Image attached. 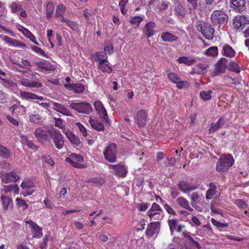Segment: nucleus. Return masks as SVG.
<instances>
[{
    "label": "nucleus",
    "instance_id": "680f3d73",
    "mask_svg": "<svg viewBox=\"0 0 249 249\" xmlns=\"http://www.w3.org/2000/svg\"><path fill=\"white\" fill-rule=\"evenodd\" d=\"M16 200L18 206L21 208L23 210L26 209L29 206L28 204L23 199L17 198Z\"/></svg>",
    "mask_w": 249,
    "mask_h": 249
},
{
    "label": "nucleus",
    "instance_id": "f8f14e48",
    "mask_svg": "<svg viewBox=\"0 0 249 249\" xmlns=\"http://www.w3.org/2000/svg\"><path fill=\"white\" fill-rule=\"evenodd\" d=\"M160 230V222H153L148 225L146 230V235L149 237L153 236L155 234L158 233Z\"/></svg>",
    "mask_w": 249,
    "mask_h": 249
},
{
    "label": "nucleus",
    "instance_id": "f257e3e1",
    "mask_svg": "<svg viewBox=\"0 0 249 249\" xmlns=\"http://www.w3.org/2000/svg\"><path fill=\"white\" fill-rule=\"evenodd\" d=\"M118 149L115 143H111L107 146L103 151L105 159L108 162L113 163L117 161Z\"/></svg>",
    "mask_w": 249,
    "mask_h": 249
},
{
    "label": "nucleus",
    "instance_id": "a878e982",
    "mask_svg": "<svg viewBox=\"0 0 249 249\" xmlns=\"http://www.w3.org/2000/svg\"><path fill=\"white\" fill-rule=\"evenodd\" d=\"M109 64L108 61H100L97 65V67L102 72L110 73L112 71V68Z\"/></svg>",
    "mask_w": 249,
    "mask_h": 249
},
{
    "label": "nucleus",
    "instance_id": "20e7f679",
    "mask_svg": "<svg viewBox=\"0 0 249 249\" xmlns=\"http://www.w3.org/2000/svg\"><path fill=\"white\" fill-rule=\"evenodd\" d=\"M234 163V159L231 155L228 154L223 155L219 160V171H226Z\"/></svg>",
    "mask_w": 249,
    "mask_h": 249
},
{
    "label": "nucleus",
    "instance_id": "79ce46f5",
    "mask_svg": "<svg viewBox=\"0 0 249 249\" xmlns=\"http://www.w3.org/2000/svg\"><path fill=\"white\" fill-rule=\"evenodd\" d=\"M54 6L53 3L52 1H49L46 6V18L48 19L51 18L53 16V12L54 10Z\"/></svg>",
    "mask_w": 249,
    "mask_h": 249
},
{
    "label": "nucleus",
    "instance_id": "e433bc0d",
    "mask_svg": "<svg viewBox=\"0 0 249 249\" xmlns=\"http://www.w3.org/2000/svg\"><path fill=\"white\" fill-rule=\"evenodd\" d=\"M228 59L225 58H221L219 60V73H225L227 69Z\"/></svg>",
    "mask_w": 249,
    "mask_h": 249
},
{
    "label": "nucleus",
    "instance_id": "f03ea898",
    "mask_svg": "<svg viewBox=\"0 0 249 249\" xmlns=\"http://www.w3.org/2000/svg\"><path fill=\"white\" fill-rule=\"evenodd\" d=\"M69 107L71 108L82 114H89L92 111L91 105L86 102L71 103Z\"/></svg>",
    "mask_w": 249,
    "mask_h": 249
},
{
    "label": "nucleus",
    "instance_id": "3c124183",
    "mask_svg": "<svg viewBox=\"0 0 249 249\" xmlns=\"http://www.w3.org/2000/svg\"><path fill=\"white\" fill-rule=\"evenodd\" d=\"M164 215L162 212H158L157 213H150L149 214V217L151 221L152 220H160L163 219Z\"/></svg>",
    "mask_w": 249,
    "mask_h": 249
},
{
    "label": "nucleus",
    "instance_id": "7ed1b4c3",
    "mask_svg": "<svg viewBox=\"0 0 249 249\" xmlns=\"http://www.w3.org/2000/svg\"><path fill=\"white\" fill-rule=\"evenodd\" d=\"M53 129H43L41 127L36 128L34 131V135L39 142L43 141L50 142Z\"/></svg>",
    "mask_w": 249,
    "mask_h": 249
},
{
    "label": "nucleus",
    "instance_id": "c9c22d12",
    "mask_svg": "<svg viewBox=\"0 0 249 249\" xmlns=\"http://www.w3.org/2000/svg\"><path fill=\"white\" fill-rule=\"evenodd\" d=\"M12 156L10 150L3 145H0V157L3 159H8Z\"/></svg>",
    "mask_w": 249,
    "mask_h": 249
},
{
    "label": "nucleus",
    "instance_id": "052dcab7",
    "mask_svg": "<svg viewBox=\"0 0 249 249\" xmlns=\"http://www.w3.org/2000/svg\"><path fill=\"white\" fill-rule=\"evenodd\" d=\"M35 64L41 69L45 70L46 71H49L50 70V66L46 62H36Z\"/></svg>",
    "mask_w": 249,
    "mask_h": 249
},
{
    "label": "nucleus",
    "instance_id": "58836bf2",
    "mask_svg": "<svg viewBox=\"0 0 249 249\" xmlns=\"http://www.w3.org/2000/svg\"><path fill=\"white\" fill-rule=\"evenodd\" d=\"M61 21L65 22L66 25L73 31H76L78 30V25L75 22L65 18H62Z\"/></svg>",
    "mask_w": 249,
    "mask_h": 249
},
{
    "label": "nucleus",
    "instance_id": "338daca9",
    "mask_svg": "<svg viewBox=\"0 0 249 249\" xmlns=\"http://www.w3.org/2000/svg\"><path fill=\"white\" fill-rule=\"evenodd\" d=\"M5 32L6 33L10 34L11 36H15V34L12 31L7 28L0 23V33H3Z\"/></svg>",
    "mask_w": 249,
    "mask_h": 249
},
{
    "label": "nucleus",
    "instance_id": "a18cd8bd",
    "mask_svg": "<svg viewBox=\"0 0 249 249\" xmlns=\"http://www.w3.org/2000/svg\"><path fill=\"white\" fill-rule=\"evenodd\" d=\"M143 20V18L140 16H135L132 17L130 20V22L132 26H134L135 28L139 26L140 23Z\"/></svg>",
    "mask_w": 249,
    "mask_h": 249
},
{
    "label": "nucleus",
    "instance_id": "39448f33",
    "mask_svg": "<svg viewBox=\"0 0 249 249\" xmlns=\"http://www.w3.org/2000/svg\"><path fill=\"white\" fill-rule=\"evenodd\" d=\"M108 168L111 170L112 174L119 177L124 178L127 173V169L122 162L117 164H109Z\"/></svg>",
    "mask_w": 249,
    "mask_h": 249
},
{
    "label": "nucleus",
    "instance_id": "ea45409f",
    "mask_svg": "<svg viewBox=\"0 0 249 249\" xmlns=\"http://www.w3.org/2000/svg\"><path fill=\"white\" fill-rule=\"evenodd\" d=\"M94 60L95 61H98L99 62L100 61H107V56L105 52H101L96 53L94 56Z\"/></svg>",
    "mask_w": 249,
    "mask_h": 249
},
{
    "label": "nucleus",
    "instance_id": "0e129e2a",
    "mask_svg": "<svg viewBox=\"0 0 249 249\" xmlns=\"http://www.w3.org/2000/svg\"><path fill=\"white\" fill-rule=\"evenodd\" d=\"M12 13H16L21 9V5L16 2H12L11 6Z\"/></svg>",
    "mask_w": 249,
    "mask_h": 249
},
{
    "label": "nucleus",
    "instance_id": "c756f323",
    "mask_svg": "<svg viewBox=\"0 0 249 249\" xmlns=\"http://www.w3.org/2000/svg\"><path fill=\"white\" fill-rule=\"evenodd\" d=\"M3 208L4 210H7L12 206L13 202L11 197L8 196L1 195L0 196Z\"/></svg>",
    "mask_w": 249,
    "mask_h": 249
},
{
    "label": "nucleus",
    "instance_id": "72a5a7b5",
    "mask_svg": "<svg viewBox=\"0 0 249 249\" xmlns=\"http://www.w3.org/2000/svg\"><path fill=\"white\" fill-rule=\"evenodd\" d=\"M177 201L180 206L184 209H186L191 212L193 211V208L190 206L188 201L184 197L182 196L179 197L177 199Z\"/></svg>",
    "mask_w": 249,
    "mask_h": 249
},
{
    "label": "nucleus",
    "instance_id": "5701e85b",
    "mask_svg": "<svg viewBox=\"0 0 249 249\" xmlns=\"http://www.w3.org/2000/svg\"><path fill=\"white\" fill-rule=\"evenodd\" d=\"M65 88L72 90L75 93H82L84 91V86L83 84L80 83H75L72 84H65Z\"/></svg>",
    "mask_w": 249,
    "mask_h": 249
},
{
    "label": "nucleus",
    "instance_id": "423d86ee",
    "mask_svg": "<svg viewBox=\"0 0 249 249\" xmlns=\"http://www.w3.org/2000/svg\"><path fill=\"white\" fill-rule=\"evenodd\" d=\"M249 24V17L245 15H237L233 19V26L236 30H242Z\"/></svg>",
    "mask_w": 249,
    "mask_h": 249
},
{
    "label": "nucleus",
    "instance_id": "603ef678",
    "mask_svg": "<svg viewBox=\"0 0 249 249\" xmlns=\"http://www.w3.org/2000/svg\"><path fill=\"white\" fill-rule=\"evenodd\" d=\"M218 54V48L217 47H211L205 52V54L210 56H216Z\"/></svg>",
    "mask_w": 249,
    "mask_h": 249
},
{
    "label": "nucleus",
    "instance_id": "09e8293b",
    "mask_svg": "<svg viewBox=\"0 0 249 249\" xmlns=\"http://www.w3.org/2000/svg\"><path fill=\"white\" fill-rule=\"evenodd\" d=\"M228 69L230 71H233L236 73H239L241 71L239 65L235 62L231 61L228 66Z\"/></svg>",
    "mask_w": 249,
    "mask_h": 249
},
{
    "label": "nucleus",
    "instance_id": "a19ab883",
    "mask_svg": "<svg viewBox=\"0 0 249 249\" xmlns=\"http://www.w3.org/2000/svg\"><path fill=\"white\" fill-rule=\"evenodd\" d=\"M66 11V6L63 4H59L57 6L56 8V11L55 14V16L57 18H61L63 17V15L64 14Z\"/></svg>",
    "mask_w": 249,
    "mask_h": 249
},
{
    "label": "nucleus",
    "instance_id": "9d476101",
    "mask_svg": "<svg viewBox=\"0 0 249 249\" xmlns=\"http://www.w3.org/2000/svg\"><path fill=\"white\" fill-rule=\"evenodd\" d=\"M2 182L7 184L10 182H15L19 178V176L17 172L12 171L5 174H1L0 175Z\"/></svg>",
    "mask_w": 249,
    "mask_h": 249
},
{
    "label": "nucleus",
    "instance_id": "37998d69",
    "mask_svg": "<svg viewBox=\"0 0 249 249\" xmlns=\"http://www.w3.org/2000/svg\"><path fill=\"white\" fill-rule=\"evenodd\" d=\"M210 187L211 188L209 189L206 193V198L207 199H211L213 196L215 195L216 193V186H214L213 183H211L209 185Z\"/></svg>",
    "mask_w": 249,
    "mask_h": 249
},
{
    "label": "nucleus",
    "instance_id": "c03bdc74",
    "mask_svg": "<svg viewBox=\"0 0 249 249\" xmlns=\"http://www.w3.org/2000/svg\"><path fill=\"white\" fill-rule=\"evenodd\" d=\"M209 25V24L206 23L204 21L199 20L196 22V28L201 34L204 32L205 29H207Z\"/></svg>",
    "mask_w": 249,
    "mask_h": 249
},
{
    "label": "nucleus",
    "instance_id": "7c9ffc66",
    "mask_svg": "<svg viewBox=\"0 0 249 249\" xmlns=\"http://www.w3.org/2000/svg\"><path fill=\"white\" fill-rule=\"evenodd\" d=\"M9 110L11 111L12 114H14L15 112L19 113L21 115H23L26 113V107L23 105H13L12 106L9 107Z\"/></svg>",
    "mask_w": 249,
    "mask_h": 249
},
{
    "label": "nucleus",
    "instance_id": "6e6d98bb",
    "mask_svg": "<svg viewBox=\"0 0 249 249\" xmlns=\"http://www.w3.org/2000/svg\"><path fill=\"white\" fill-rule=\"evenodd\" d=\"M41 119V116L38 114H32L29 116L30 121L34 124H38Z\"/></svg>",
    "mask_w": 249,
    "mask_h": 249
},
{
    "label": "nucleus",
    "instance_id": "aec40b11",
    "mask_svg": "<svg viewBox=\"0 0 249 249\" xmlns=\"http://www.w3.org/2000/svg\"><path fill=\"white\" fill-rule=\"evenodd\" d=\"M18 187L17 185H3L0 189V194L6 196V194L11 192L18 193Z\"/></svg>",
    "mask_w": 249,
    "mask_h": 249
},
{
    "label": "nucleus",
    "instance_id": "2f4dec72",
    "mask_svg": "<svg viewBox=\"0 0 249 249\" xmlns=\"http://www.w3.org/2000/svg\"><path fill=\"white\" fill-rule=\"evenodd\" d=\"M228 19L229 17L227 14L222 11H219V28L227 25Z\"/></svg>",
    "mask_w": 249,
    "mask_h": 249
},
{
    "label": "nucleus",
    "instance_id": "6ab92c4d",
    "mask_svg": "<svg viewBox=\"0 0 249 249\" xmlns=\"http://www.w3.org/2000/svg\"><path fill=\"white\" fill-rule=\"evenodd\" d=\"M155 24L152 21L148 22L145 24L143 28V33L147 38H149L155 34Z\"/></svg>",
    "mask_w": 249,
    "mask_h": 249
},
{
    "label": "nucleus",
    "instance_id": "4468645a",
    "mask_svg": "<svg viewBox=\"0 0 249 249\" xmlns=\"http://www.w3.org/2000/svg\"><path fill=\"white\" fill-rule=\"evenodd\" d=\"M231 7L237 12H242L246 9L245 0H231Z\"/></svg>",
    "mask_w": 249,
    "mask_h": 249
},
{
    "label": "nucleus",
    "instance_id": "bb28decb",
    "mask_svg": "<svg viewBox=\"0 0 249 249\" xmlns=\"http://www.w3.org/2000/svg\"><path fill=\"white\" fill-rule=\"evenodd\" d=\"M161 38L165 42L177 41L178 38V36L168 32L162 33Z\"/></svg>",
    "mask_w": 249,
    "mask_h": 249
},
{
    "label": "nucleus",
    "instance_id": "c85d7f7f",
    "mask_svg": "<svg viewBox=\"0 0 249 249\" xmlns=\"http://www.w3.org/2000/svg\"><path fill=\"white\" fill-rule=\"evenodd\" d=\"M64 133L66 135L67 137L72 143L76 146H79L80 144L81 141L80 139L70 131H64Z\"/></svg>",
    "mask_w": 249,
    "mask_h": 249
},
{
    "label": "nucleus",
    "instance_id": "8fccbe9b",
    "mask_svg": "<svg viewBox=\"0 0 249 249\" xmlns=\"http://www.w3.org/2000/svg\"><path fill=\"white\" fill-rule=\"evenodd\" d=\"M14 64L18 66L21 68L25 69H31L30 68L32 66L31 64L28 60L23 59L21 60L20 63H14Z\"/></svg>",
    "mask_w": 249,
    "mask_h": 249
},
{
    "label": "nucleus",
    "instance_id": "393cba45",
    "mask_svg": "<svg viewBox=\"0 0 249 249\" xmlns=\"http://www.w3.org/2000/svg\"><path fill=\"white\" fill-rule=\"evenodd\" d=\"M175 14L181 18H185L186 11L184 7L179 2H177L174 6Z\"/></svg>",
    "mask_w": 249,
    "mask_h": 249
},
{
    "label": "nucleus",
    "instance_id": "ddd939ff",
    "mask_svg": "<svg viewBox=\"0 0 249 249\" xmlns=\"http://www.w3.org/2000/svg\"><path fill=\"white\" fill-rule=\"evenodd\" d=\"M19 84L30 88H39L42 87L41 83L37 81H33L27 78H22L19 81Z\"/></svg>",
    "mask_w": 249,
    "mask_h": 249
},
{
    "label": "nucleus",
    "instance_id": "49530a36",
    "mask_svg": "<svg viewBox=\"0 0 249 249\" xmlns=\"http://www.w3.org/2000/svg\"><path fill=\"white\" fill-rule=\"evenodd\" d=\"M20 96L22 99H25L27 100H35L36 97V94L32 92L20 91Z\"/></svg>",
    "mask_w": 249,
    "mask_h": 249
},
{
    "label": "nucleus",
    "instance_id": "4d7b16f0",
    "mask_svg": "<svg viewBox=\"0 0 249 249\" xmlns=\"http://www.w3.org/2000/svg\"><path fill=\"white\" fill-rule=\"evenodd\" d=\"M230 223V220L228 219L226 221L223 222L222 220L219 221V231L227 230Z\"/></svg>",
    "mask_w": 249,
    "mask_h": 249
},
{
    "label": "nucleus",
    "instance_id": "f704fd0d",
    "mask_svg": "<svg viewBox=\"0 0 249 249\" xmlns=\"http://www.w3.org/2000/svg\"><path fill=\"white\" fill-rule=\"evenodd\" d=\"M179 64L183 63L187 66H191L196 62V60L193 58H189L186 56L180 57L177 59Z\"/></svg>",
    "mask_w": 249,
    "mask_h": 249
},
{
    "label": "nucleus",
    "instance_id": "5fc2aeb1",
    "mask_svg": "<svg viewBox=\"0 0 249 249\" xmlns=\"http://www.w3.org/2000/svg\"><path fill=\"white\" fill-rule=\"evenodd\" d=\"M23 141H24V144L26 145L29 148L33 150H36L38 147L31 141L28 140L27 137L23 138Z\"/></svg>",
    "mask_w": 249,
    "mask_h": 249
},
{
    "label": "nucleus",
    "instance_id": "a211bd4d",
    "mask_svg": "<svg viewBox=\"0 0 249 249\" xmlns=\"http://www.w3.org/2000/svg\"><path fill=\"white\" fill-rule=\"evenodd\" d=\"M51 103L53 105V109L55 111L67 116H72L71 112L67 108L63 107L60 104L54 102L53 101H52Z\"/></svg>",
    "mask_w": 249,
    "mask_h": 249
},
{
    "label": "nucleus",
    "instance_id": "de8ad7c7",
    "mask_svg": "<svg viewBox=\"0 0 249 249\" xmlns=\"http://www.w3.org/2000/svg\"><path fill=\"white\" fill-rule=\"evenodd\" d=\"M186 244H188L190 247L193 249L196 248L197 249H200L201 248L199 243L196 241H195L192 237L189 235L188 236V241Z\"/></svg>",
    "mask_w": 249,
    "mask_h": 249
},
{
    "label": "nucleus",
    "instance_id": "e2e57ef3",
    "mask_svg": "<svg viewBox=\"0 0 249 249\" xmlns=\"http://www.w3.org/2000/svg\"><path fill=\"white\" fill-rule=\"evenodd\" d=\"M75 125L78 127L79 131L83 137H86L88 135L87 131L85 126L80 123H76Z\"/></svg>",
    "mask_w": 249,
    "mask_h": 249
},
{
    "label": "nucleus",
    "instance_id": "864d4df0",
    "mask_svg": "<svg viewBox=\"0 0 249 249\" xmlns=\"http://www.w3.org/2000/svg\"><path fill=\"white\" fill-rule=\"evenodd\" d=\"M178 220L177 219H169L168 220V224L169 225L170 230L171 233H173L174 230L176 229Z\"/></svg>",
    "mask_w": 249,
    "mask_h": 249
},
{
    "label": "nucleus",
    "instance_id": "6e6552de",
    "mask_svg": "<svg viewBox=\"0 0 249 249\" xmlns=\"http://www.w3.org/2000/svg\"><path fill=\"white\" fill-rule=\"evenodd\" d=\"M94 106L100 118H101L105 123H109V120L107 112L102 103L100 101H96L94 103Z\"/></svg>",
    "mask_w": 249,
    "mask_h": 249
},
{
    "label": "nucleus",
    "instance_id": "4be33fe9",
    "mask_svg": "<svg viewBox=\"0 0 249 249\" xmlns=\"http://www.w3.org/2000/svg\"><path fill=\"white\" fill-rule=\"evenodd\" d=\"M178 186L180 191L183 193L193 191L196 187L191 186L189 182L185 180H181L178 184Z\"/></svg>",
    "mask_w": 249,
    "mask_h": 249
},
{
    "label": "nucleus",
    "instance_id": "473e14b6",
    "mask_svg": "<svg viewBox=\"0 0 249 249\" xmlns=\"http://www.w3.org/2000/svg\"><path fill=\"white\" fill-rule=\"evenodd\" d=\"M208 65L205 64L199 63L197 65L196 68L194 69L193 71L194 73L199 74H204L207 71Z\"/></svg>",
    "mask_w": 249,
    "mask_h": 249
},
{
    "label": "nucleus",
    "instance_id": "9b49d317",
    "mask_svg": "<svg viewBox=\"0 0 249 249\" xmlns=\"http://www.w3.org/2000/svg\"><path fill=\"white\" fill-rule=\"evenodd\" d=\"M168 77L171 82L176 84L177 87L178 89H181L188 85L187 82L181 80L179 77L173 72L169 73Z\"/></svg>",
    "mask_w": 249,
    "mask_h": 249
},
{
    "label": "nucleus",
    "instance_id": "bf43d9fd",
    "mask_svg": "<svg viewBox=\"0 0 249 249\" xmlns=\"http://www.w3.org/2000/svg\"><path fill=\"white\" fill-rule=\"evenodd\" d=\"M22 28L23 30H22V32L23 34L27 38L30 39L31 41H34L33 40L35 39V36L27 29L23 27Z\"/></svg>",
    "mask_w": 249,
    "mask_h": 249
},
{
    "label": "nucleus",
    "instance_id": "412c9836",
    "mask_svg": "<svg viewBox=\"0 0 249 249\" xmlns=\"http://www.w3.org/2000/svg\"><path fill=\"white\" fill-rule=\"evenodd\" d=\"M88 122L91 127L97 131H104L105 129L104 124L96 119L90 117Z\"/></svg>",
    "mask_w": 249,
    "mask_h": 249
},
{
    "label": "nucleus",
    "instance_id": "774afa93",
    "mask_svg": "<svg viewBox=\"0 0 249 249\" xmlns=\"http://www.w3.org/2000/svg\"><path fill=\"white\" fill-rule=\"evenodd\" d=\"M152 210L158 211V212H162V210L160 206L156 203L152 204L151 207L148 210V213H149Z\"/></svg>",
    "mask_w": 249,
    "mask_h": 249
},
{
    "label": "nucleus",
    "instance_id": "b1692460",
    "mask_svg": "<svg viewBox=\"0 0 249 249\" xmlns=\"http://www.w3.org/2000/svg\"><path fill=\"white\" fill-rule=\"evenodd\" d=\"M3 40L14 47H18L21 49H23L26 47V44L20 42L16 39L10 38L7 36H4Z\"/></svg>",
    "mask_w": 249,
    "mask_h": 249
},
{
    "label": "nucleus",
    "instance_id": "f3484780",
    "mask_svg": "<svg viewBox=\"0 0 249 249\" xmlns=\"http://www.w3.org/2000/svg\"><path fill=\"white\" fill-rule=\"evenodd\" d=\"M21 187L23 190H25L24 196L31 195L35 192V186L30 181L25 180L22 182Z\"/></svg>",
    "mask_w": 249,
    "mask_h": 249
},
{
    "label": "nucleus",
    "instance_id": "dca6fc26",
    "mask_svg": "<svg viewBox=\"0 0 249 249\" xmlns=\"http://www.w3.org/2000/svg\"><path fill=\"white\" fill-rule=\"evenodd\" d=\"M31 229L33 236L35 238H40L42 236V229L33 221H26Z\"/></svg>",
    "mask_w": 249,
    "mask_h": 249
},
{
    "label": "nucleus",
    "instance_id": "1a4fd4ad",
    "mask_svg": "<svg viewBox=\"0 0 249 249\" xmlns=\"http://www.w3.org/2000/svg\"><path fill=\"white\" fill-rule=\"evenodd\" d=\"M51 138H53L55 147L58 149H62L64 145V140L60 132L56 129H53Z\"/></svg>",
    "mask_w": 249,
    "mask_h": 249
},
{
    "label": "nucleus",
    "instance_id": "4c0bfd02",
    "mask_svg": "<svg viewBox=\"0 0 249 249\" xmlns=\"http://www.w3.org/2000/svg\"><path fill=\"white\" fill-rule=\"evenodd\" d=\"M214 29L210 25L208 26L207 29H205L204 32L202 35L207 39L211 40L213 38Z\"/></svg>",
    "mask_w": 249,
    "mask_h": 249
},
{
    "label": "nucleus",
    "instance_id": "cd10ccee",
    "mask_svg": "<svg viewBox=\"0 0 249 249\" xmlns=\"http://www.w3.org/2000/svg\"><path fill=\"white\" fill-rule=\"evenodd\" d=\"M222 53L225 56L232 57L234 56L235 52L230 45L226 44L223 47Z\"/></svg>",
    "mask_w": 249,
    "mask_h": 249
},
{
    "label": "nucleus",
    "instance_id": "13d9d810",
    "mask_svg": "<svg viewBox=\"0 0 249 249\" xmlns=\"http://www.w3.org/2000/svg\"><path fill=\"white\" fill-rule=\"evenodd\" d=\"M212 91L209 90L208 91H202L200 92L199 95L201 98L204 100H208L211 97Z\"/></svg>",
    "mask_w": 249,
    "mask_h": 249
},
{
    "label": "nucleus",
    "instance_id": "2eb2a0df",
    "mask_svg": "<svg viewBox=\"0 0 249 249\" xmlns=\"http://www.w3.org/2000/svg\"><path fill=\"white\" fill-rule=\"evenodd\" d=\"M147 114L144 110H141L137 113V123L139 127H143L147 121Z\"/></svg>",
    "mask_w": 249,
    "mask_h": 249
},
{
    "label": "nucleus",
    "instance_id": "69168bd1",
    "mask_svg": "<svg viewBox=\"0 0 249 249\" xmlns=\"http://www.w3.org/2000/svg\"><path fill=\"white\" fill-rule=\"evenodd\" d=\"M234 203L239 208H246L247 207V203L243 199H235V201H234Z\"/></svg>",
    "mask_w": 249,
    "mask_h": 249
},
{
    "label": "nucleus",
    "instance_id": "0eeeda50",
    "mask_svg": "<svg viewBox=\"0 0 249 249\" xmlns=\"http://www.w3.org/2000/svg\"><path fill=\"white\" fill-rule=\"evenodd\" d=\"M65 160L73 167L77 168H85V166L81 163L83 161V157L80 154L72 153Z\"/></svg>",
    "mask_w": 249,
    "mask_h": 249
}]
</instances>
